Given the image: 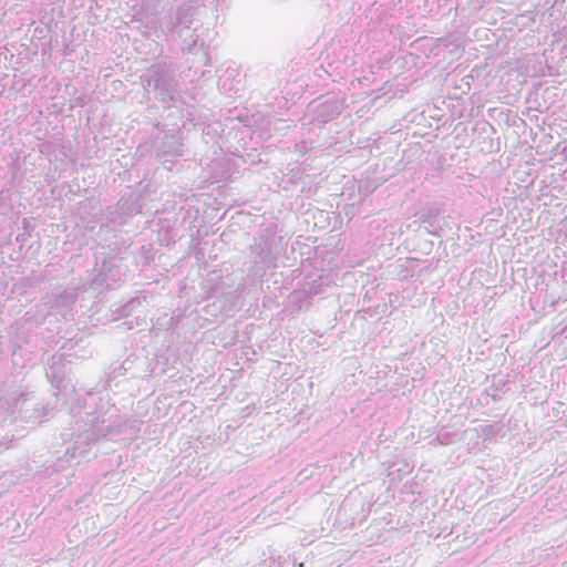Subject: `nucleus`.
<instances>
[{"mask_svg":"<svg viewBox=\"0 0 567 567\" xmlns=\"http://www.w3.org/2000/svg\"><path fill=\"white\" fill-rule=\"evenodd\" d=\"M204 7L202 0H186L177 6L174 13L163 19L164 29L172 37H177L182 42V49L192 52L198 44L196 34L197 21L195 17Z\"/></svg>","mask_w":567,"mask_h":567,"instance_id":"nucleus-1","label":"nucleus"},{"mask_svg":"<svg viewBox=\"0 0 567 567\" xmlns=\"http://www.w3.org/2000/svg\"><path fill=\"white\" fill-rule=\"evenodd\" d=\"M144 87H152L155 96L162 103H175L178 93V83L172 71L161 64H153L146 73L141 76Z\"/></svg>","mask_w":567,"mask_h":567,"instance_id":"nucleus-2","label":"nucleus"},{"mask_svg":"<svg viewBox=\"0 0 567 567\" xmlns=\"http://www.w3.org/2000/svg\"><path fill=\"white\" fill-rule=\"evenodd\" d=\"M102 412H84L75 420L74 431L78 432L75 443H93L102 437H107L115 432L113 422L104 417ZM121 433V430H116Z\"/></svg>","mask_w":567,"mask_h":567,"instance_id":"nucleus-3","label":"nucleus"},{"mask_svg":"<svg viewBox=\"0 0 567 567\" xmlns=\"http://www.w3.org/2000/svg\"><path fill=\"white\" fill-rule=\"evenodd\" d=\"M156 157L183 156L184 144L177 134H164L155 141Z\"/></svg>","mask_w":567,"mask_h":567,"instance_id":"nucleus-4","label":"nucleus"},{"mask_svg":"<svg viewBox=\"0 0 567 567\" xmlns=\"http://www.w3.org/2000/svg\"><path fill=\"white\" fill-rule=\"evenodd\" d=\"M76 290L74 288H65L62 290L53 291L47 297L45 305L55 312L64 313L71 309L76 301Z\"/></svg>","mask_w":567,"mask_h":567,"instance_id":"nucleus-5","label":"nucleus"},{"mask_svg":"<svg viewBox=\"0 0 567 567\" xmlns=\"http://www.w3.org/2000/svg\"><path fill=\"white\" fill-rule=\"evenodd\" d=\"M343 107V101L331 99L317 106L316 116L320 122L327 123L337 118L342 113Z\"/></svg>","mask_w":567,"mask_h":567,"instance_id":"nucleus-6","label":"nucleus"},{"mask_svg":"<svg viewBox=\"0 0 567 567\" xmlns=\"http://www.w3.org/2000/svg\"><path fill=\"white\" fill-rule=\"evenodd\" d=\"M243 287L239 285L235 290L223 292L218 295L219 289L217 287L213 288V296H216L217 301L220 305V310L223 312H231L238 308L240 295L243 291Z\"/></svg>","mask_w":567,"mask_h":567,"instance_id":"nucleus-7","label":"nucleus"},{"mask_svg":"<svg viewBox=\"0 0 567 567\" xmlns=\"http://www.w3.org/2000/svg\"><path fill=\"white\" fill-rule=\"evenodd\" d=\"M421 225L424 227L426 233L434 235V236H441V233L443 230L440 220H439V209L435 207H430L422 212L420 216Z\"/></svg>","mask_w":567,"mask_h":567,"instance_id":"nucleus-8","label":"nucleus"},{"mask_svg":"<svg viewBox=\"0 0 567 567\" xmlns=\"http://www.w3.org/2000/svg\"><path fill=\"white\" fill-rule=\"evenodd\" d=\"M117 209H120L122 215L124 216L125 221L136 214L142 212V203L138 196L131 194L127 197H122L117 202Z\"/></svg>","mask_w":567,"mask_h":567,"instance_id":"nucleus-9","label":"nucleus"},{"mask_svg":"<svg viewBox=\"0 0 567 567\" xmlns=\"http://www.w3.org/2000/svg\"><path fill=\"white\" fill-rule=\"evenodd\" d=\"M47 378L58 389L66 386L65 368L63 363L53 362L47 370Z\"/></svg>","mask_w":567,"mask_h":567,"instance_id":"nucleus-10","label":"nucleus"},{"mask_svg":"<svg viewBox=\"0 0 567 567\" xmlns=\"http://www.w3.org/2000/svg\"><path fill=\"white\" fill-rule=\"evenodd\" d=\"M135 360L136 358L134 355H130L116 367H110V370L106 372V382L109 383L118 377L125 375L126 372L132 369Z\"/></svg>","mask_w":567,"mask_h":567,"instance_id":"nucleus-11","label":"nucleus"},{"mask_svg":"<svg viewBox=\"0 0 567 567\" xmlns=\"http://www.w3.org/2000/svg\"><path fill=\"white\" fill-rule=\"evenodd\" d=\"M122 261V258L117 257L116 255L104 257L101 260V265L97 269V275L94 277V284L96 281H100V279H103V277L109 274L113 268H115L117 265H120Z\"/></svg>","mask_w":567,"mask_h":567,"instance_id":"nucleus-12","label":"nucleus"},{"mask_svg":"<svg viewBox=\"0 0 567 567\" xmlns=\"http://www.w3.org/2000/svg\"><path fill=\"white\" fill-rule=\"evenodd\" d=\"M123 275L122 266L121 264L117 265L113 270H111L109 274H106L103 279H100V281H96L95 285L97 286H104L107 289L113 288L120 280Z\"/></svg>","mask_w":567,"mask_h":567,"instance_id":"nucleus-13","label":"nucleus"},{"mask_svg":"<svg viewBox=\"0 0 567 567\" xmlns=\"http://www.w3.org/2000/svg\"><path fill=\"white\" fill-rule=\"evenodd\" d=\"M121 213L122 212L117 209V205L109 206L104 214L105 219L114 225H124L126 221Z\"/></svg>","mask_w":567,"mask_h":567,"instance_id":"nucleus-14","label":"nucleus"},{"mask_svg":"<svg viewBox=\"0 0 567 567\" xmlns=\"http://www.w3.org/2000/svg\"><path fill=\"white\" fill-rule=\"evenodd\" d=\"M141 305V301L136 298L131 299L125 305L118 308L117 313L121 317H127L130 316L133 310Z\"/></svg>","mask_w":567,"mask_h":567,"instance_id":"nucleus-15","label":"nucleus"},{"mask_svg":"<svg viewBox=\"0 0 567 567\" xmlns=\"http://www.w3.org/2000/svg\"><path fill=\"white\" fill-rule=\"evenodd\" d=\"M501 431V425L498 423L486 424L482 426V433L485 439H491L497 435Z\"/></svg>","mask_w":567,"mask_h":567,"instance_id":"nucleus-16","label":"nucleus"},{"mask_svg":"<svg viewBox=\"0 0 567 567\" xmlns=\"http://www.w3.org/2000/svg\"><path fill=\"white\" fill-rule=\"evenodd\" d=\"M257 249H258L259 261L262 262L264 265H266L267 267L270 266L271 258H270V251L267 248V245L266 244L264 246L259 245L257 247Z\"/></svg>","mask_w":567,"mask_h":567,"instance_id":"nucleus-17","label":"nucleus"},{"mask_svg":"<svg viewBox=\"0 0 567 567\" xmlns=\"http://www.w3.org/2000/svg\"><path fill=\"white\" fill-rule=\"evenodd\" d=\"M451 433L449 432H440L436 437H435V441L440 444V445H449L452 443V440H451Z\"/></svg>","mask_w":567,"mask_h":567,"instance_id":"nucleus-18","label":"nucleus"},{"mask_svg":"<svg viewBox=\"0 0 567 567\" xmlns=\"http://www.w3.org/2000/svg\"><path fill=\"white\" fill-rule=\"evenodd\" d=\"M28 237H29L28 233L19 234L16 237V241L19 243L20 245H23V243L27 240Z\"/></svg>","mask_w":567,"mask_h":567,"instance_id":"nucleus-19","label":"nucleus"},{"mask_svg":"<svg viewBox=\"0 0 567 567\" xmlns=\"http://www.w3.org/2000/svg\"><path fill=\"white\" fill-rule=\"evenodd\" d=\"M491 398L493 401H498L501 399L499 395L497 394V391H494V393L491 394Z\"/></svg>","mask_w":567,"mask_h":567,"instance_id":"nucleus-20","label":"nucleus"},{"mask_svg":"<svg viewBox=\"0 0 567 567\" xmlns=\"http://www.w3.org/2000/svg\"><path fill=\"white\" fill-rule=\"evenodd\" d=\"M502 385L503 383H499V384H496L495 382L493 383L492 388L494 389V391H499L502 389Z\"/></svg>","mask_w":567,"mask_h":567,"instance_id":"nucleus-21","label":"nucleus"},{"mask_svg":"<svg viewBox=\"0 0 567 567\" xmlns=\"http://www.w3.org/2000/svg\"><path fill=\"white\" fill-rule=\"evenodd\" d=\"M28 226H29V223H28V220L24 218V219H23V227H24V229H28Z\"/></svg>","mask_w":567,"mask_h":567,"instance_id":"nucleus-22","label":"nucleus"},{"mask_svg":"<svg viewBox=\"0 0 567 567\" xmlns=\"http://www.w3.org/2000/svg\"><path fill=\"white\" fill-rule=\"evenodd\" d=\"M203 134H204V135H206V136H209V135H210V131H209V128L207 130V132L204 130V131H203Z\"/></svg>","mask_w":567,"mask_h":567,"instance_id":"nucleus-23","label":"nucleus"}]
</instances>
